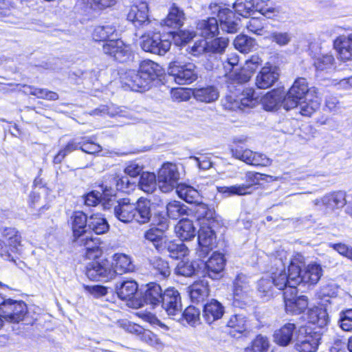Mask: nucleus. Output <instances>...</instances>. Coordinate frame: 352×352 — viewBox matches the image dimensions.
<instances>
[{"instance_id":"52","label":"nucleus","mask_w":352,"mask_h":352,"mask_svg":"<svg viewBox=\"0 0 352 352\" xmlns=\"http://www.w3.org/2000/svg\"><path fill=\"white\" fill-rule=\"evenodd\" d=\"M79 138L71 140L67 142L65 146L59 151L58 154L54 158L55 164H60L64 158L72 152L80 148Z\"/></svg>"},{"instance_id":"38","label":"nucleus","mask_w":352,"mask_h":352,"mask_svg":"<svg viewBox=\"0 0 352 352\" xmlns=\"http://www.w3.org/2000/svg\"><path fill=\"white\" fill-rule=\"evenodd\" d=\"M118 297L122 300H131L138 291V284L133 280H126L116 285Z\"/></svg>"},{"instance_id":"24","label":"nucleus","mask_w":352,"mask_h":352,"mask_svg":"<svg viewBox=\"0 0 352 352\" xmlns=\"http://www.w3.org/2000/svg\"><path fill=\"white\" fill-rule=\"evenodd\" d=\"M304 329L300 328L296 336L295 349L298 352H315L317 350L318 342L311 335H305L302 332Z\"/></svg>"},{"instance_id":"14","label":"nucleus","mask_w":352,"mask_h":352,"mask_svg":"<svg viewBox=\"0 0 352 352\" xmlns=\"http://www.w3.org/2000/svg\"><path fill=\"white\" fill-rule=\"evenodd\" d=\"M163 309L173 319H177L182 311L181 296L177 290L174 288H168L163 294L161 301Z\"/></svg>"},{"instance_id":"29","label":"nucleus","mask_w":352,"mask_h":352,"mask_svg":"<svg viewBox=\"0 0 352 352\" xmlns=\"http://www.w3.org/2000/svg\"><path fill=\"white\" fill-rule=\"evenodd\" d=\"M285 96V93L281 89H274L268 92L261 100L264 109L267 111H272L280 104L283 105Z\"/></svg>"},{"instance_id":"19","label":"nucleus","mask_w":352,"mask_h":352,"mask_svg":"<svg viewBox=\"0 0 352 352\" xmlns=\"http://www.w3.org/2000/svg\"><path fill=\"white\" fill-rule=\"evenodd\" d=\"M157 228H153L148 230L144 233V237L146 239L151 241L155 247L159 250L165 243V238L164 232L166 230L168 227V222L167 219H164L158 224Z\"/></svg>"},{"instance_id":"58","label":"nucleus","mask_w":352,"mask_h":352,"mask_svg":"<svg viewBox=\"0 0 352 352\" xmlns=\"http://www.w3.org/2000/svg\"><path fill=\"white\" fill-rule=\"evenodd\" d=\"M292 34L287 32L274 31L270 33L269 38L272 42L283 47L288 45L292 41Z\"/></svg>"},{"instance_id":"61","label":"nucleus","mask_w":352,"mask_h":352,"mask_svg":"<svg viewBox=\"0 0 352 352\" xmlns=\"http://www.w3.org/2000/svg\"><path fill=\"white\" fill-rule=\"evenodd\" d=\"M340 326L346 331H352V309L340 313Z\"/></svg>"},{"instance_id":"8","label":"nucleus","mask_w":352,"mask_h":352,"mask_svg":"<svg viewBox=\"0 0 352 352\" xmlns=\"http://www.w3.org/2000/svg\"><path fill=\"white\" fill-rule=\"evenodd\" d=\"M127 19L137 28H154L157 23L155 20L148 19V6L145 1H139L131 6Z\"/></svg>"},{"instance_id":"63","label":"nucleus","mask_w":352,"mask_h":352,"mask_svg":"<svg viewBox=\"0 0 352 352\" xmlns=\"http://www.w3.org/2000/svg\"><path fill=\"white\" fill-rule=\"evenodd\" d=\"M85 290L94 298H98L104 296L107 294V287L102 285H84Z\"/></svg>"},{"instance_id":"57","label":"nucleus","mask_w":352,"mask_h":352,"mask_svg":"<svg viewBox=\"0 0 352 352\" xmlns=\"http://www.w3.org/2000/svg\"><path fill=\"white\" fill-rule=\"evenodd\" d=\"M265 20L258 17H252L249 19L246 23V28L249 32L258 35L265 34L264 30V21Z\"/></svg>"},{"instance_id":"16","label":"nucleus","mask_w":352,"mask_h":352,"mask_svg":"<svg viewBox=\"0 0 352 352\" xmlns=\"http://www.w3.org/2000/svg\"><path fill=\"white\" fill-rule=\"evenodd\" d=\"M215 234L210 227L201 226L198 232L199 250L197 254L199 258H206L215 243Z\"/></svg>"},{"instance_id":"47","label":"nucleus","mask_w":352,"mask_h":352,"mask_svg":"<svg viewBox=\"0 0 352 352\" xmlns=\"http://www.w3.org/2000/svg\"><path fill=\"white\" fill-rule=\"evenodd\" d=\"M2 236L5 238L10 248L17 249L21 245V236L18 230L14 228H4L1 230Z\"/></svg>"},{"instance_id":"18","label":"nucleus","mask_w":352,"mask_h":352,"mask_svg":"<svg viewBox=\"0 0 352 352\" xmlns=\"http://www.w3.org/2000/svg\"><path fill=\"white\" fill-rule=\"evenodd\" d=\"M298 333L295 324L287 322L274 331L273 340L276 344L287 346L293 340L294 335L297 336Z\"/></svg>"},{"instance_id":"2","label":"nucleus","mask_w":352,"mask_h":352,"mask_svg":"<svg viewBox=\"0 0 352 352\" xmlns=\"http://www.w3.org/2000/svg\"><path fill=\"white\" fill-rule=\"evenodd\" d=\"M114 212L116 217L124 223L135 220L140 223H145L151 217V204L149 201L142 199H140L136 204L123 199L115 206Z\"/></svg>"},{"instance_id":"10","label":"nucleus","mask_w":352,"mask_h":352,"mask_svg":"<svg viewBox=\"0 0 352 352\" xmlns=\"http://www.w3.org/2000/svg\"><path fill=\"white\" fill-rule=\"evenodd\" d=\"M230 152L234 158L252 166H268L271 165L272 162L264 154L253 152L243 147L231 148Z\"/></svg>"},{"instance_id":"53","label":"nucleus","mask_w":352,"mask_h":352,"mask_svg":"<svg viewBox=\"0 0 352 352\" xmlns=\"http://www.w3.org/2000/svg\"><path fill=\"white\" fill-rule=\"evenodd\" d=\"M270 346L267 337L258 335L252 342L250 346L245 349V352H267Z\"/></svg>"},{"instance_id":"32","label":"nucleus","mask_w":352,"mask_h":352,"mask_svg":"<svg viewBox=\"0 0 352 352\" xmlns=\"http://www.w3.org/2000/svg\"><path fill=\"white\" fill-rule=\"evenodd\" d=\"M188 292L192 302H203L209 295L208 283L204 280L196 282L189 287Z\"/></svg>"},{"instance_id":"30","label":"nucleus","mask_w":352,"mask_h":352,"mask_svg":"<svg viewBox=\"0 0 352 352\" xmlns=\"http://www.w3.org/2000/svg\"><path fill=\"white\" fill-rule=\"evenodd\" d=\"M192 95L197 101L206 103L214 102L219 97V91L214 86L195 88L192 91Z\"/></svg>"},{"instance_id":"5","label":"nucleus","mask_w":352,"mask_h":352,"mask_svg":"<svg viewBox=\"0 0 352 352\" xmlns=\"http://www.w3.org/2000/svg\"><path fill=\"white\" fill-rule=\"evenodd\" d=\"M135 270V265H89L86 270L87 276L92 280L108 281L116 274L131 272Z\"/></svg>"},{"instance_id":"64","label":"nucleus","mask_w":352,"mask_h":352,"mask_svg":"<svg viewBox=\"0 0 352 352\" xmlns=\"http://www.w3.org/2000/svg\"><path fill=\"white\" fill-rule=\"evenodd\" d=\"M204 272L212 279H219L223 276V265H204Z\"/></svg>"},{"instance_id":"39","label":"nucleus","mask_w":352,"mask_h":352,"mask_svg":"<svg viewBox=\"0 0 352 352\" xmlns=\"http://www.w3.org/2000/svg\"><path fill=\"white\" fill-rule=\"evenodd\" d=\"M334 45L343 58L349 59L352 55V32L338 37L334 41Z\"/></svg>"},{"instance_id":"12","label":"nucleus","mask_w":352,"mask_h":352,"mask_svg":"<svg viewBox=\"0 0 352 352\" xmlns=\"http://www.w3.org/2000/svg\"><path fill=\"white\" fill-rule=\"evenodd\" d=\"M169 74L179 85L189 84L197 78L196 66L191 63L183 65H177L176 63H171Z\"/></svg>"},{"instance_id":"13","label":"nucleus","mask_w":352,"mask_h":352,"mask_svg":"<svg viewBox=\"0 0 352 352\" xmlns=\"http://www.w3.org/2000/svg\"><path fill=\"white\" fill-rule=\"evenodd\" d=\"M228 45V39L226 38H217L210 41L201 40L196 42L192 47L191 53L194 56L201 54H222Z\"/></svg>"},{"instance_id":"3","label":"nucleus","mask_w":352,"mask_h":352,"mask_svg":"<svg viewBox=\"0 0 352 352\" xmlns=\"http://www.w3.org/2000/svg\"><path fill=\"white\" fill-rule=\"evenodd\" d=\"M317 91L316 87H309L305 78H298L285 94L283 100V107L287 111L294 109L298 106L302 100H307L308 97L317 95Z\"/></svg>"},{"instance_id":"15","label":"nucleus","mask_w":352,"mask_h":352,"mask_svg":"<svg viewBox=\"0 0 352 352\" xmlns=\"http://www.w3.org/2000/svg\"><path fill=\"white\" fill-rule=\"evenodd\" d=\"M103 52L119 62H125L131 56V48L120 39H111L103 45Z\"/></svg>"},{"instance_id":"62","label":"nucleus","mask_w":352,"mask_h":352,"mask_svg":"<svg viewBox=\"0 0 352 352\" xmlns=\"http://www.w3.org/2000/svg\"><path fill=\"white\" fill-rule=\"evenodd\" d=\"M117 0H87V4L96 10L110 8L116 3Z\"/></svg>"},{"instance_id":"17","label":"nucleus","mask_w":352,"mask_h":352,"mask_svg":"<svg viewBox=\"0 0 352 352\" xmlns=\"http://www.w3.org/2000/svg\"><path fill=\"white\" fill-rule=\"evenodd\" d=\"M278 77V69L276 66H265L256 76V85L259 89H267L277 81Z\"/></svg>"},{"instance_id":"11","label":"nucleus","mask_w":352,"mask_h":352,"mask_svg":"<svg viewBox=\"0 0 352 352\" xmlns=\"http://www.w3.org/2000/svg\"><path fill=\"white\" fill-rule=\"evenodd\" d=\"M250 291L248 278L243 274L237 275L234 282L233 305L243 308L249 301Z\"/></svg>"},{"instance_id":"35","label":"nucleus","mask_w":352,"mask_h":352,"mask_svg":"<svg viewBox=\"0 0 352 352\" xmlns=\"http://www.w3.org/2000/svg\"><path fill=\"white\" fill-rule=\"evenodd\" d=\"M175 232L182 241L190 240L196 235V230L192 221L188 219H181L175 226Z\"/></svg>"},{"instance_id":"34","label":"nucleus","mask_w":352,"mask_h":352,"mask_svg":"<svg viewBox=\"0 0 352 352\" xmlns=\"http://www.w3.org/2000/svg\"><path fill=\"white\" fill-rule=\"evenodd\" d=\"M163 297L161 287L155 283H150L146 285L143 298L146 304L153 306L160 305Z\"/></svg>"},{"instance_id":"22","label":"nucleus","mask_w":352,"mask_h":352,"mask_svg":"<svg viewBox=\"0 0 352 352\" xmlns=\"http://www.w3.org/2000/svg\"><path fill=\"white\" fill-rule=\"evenodd\" d=\"M224 314V307L215 299L207 302L203 309V318L208 324L222 318Z\"/></svg>"},{"instance_id":"7","label":"nucleus","mask_w":352,"mask_h":352,"mask_svg":"<svg viewBox=\"0 0 352 352\" xmlns=\"http://www.w3.org/2000/svg\"><path fill=\"white\" fill-rule=\"evenodd\" d=\"M261 176L258 173L248 172L245 177V184L219 187L218 191L226 197L249 195L252 192V187L259 184Z\"/></svg>"},{"instance_id":"23","label":"nucleus","mask_w":352,"mask_h":352,"mask_svg":"<svg viewBox=\"0 0 352 352\" xmlns=\"http://www.w3.org/2000/svg\"><path fill=\"white\" fill-rule=\"evenodd\" d=\"M71 220L74 239H77L85 235L89 220L87 215L81 211H76L73 213Z\"/></svg>"},{"instance_id":"46","label":"nucleus","mask_w":352,"mask_h":352,"mask_svg":"<svg viewBox=\"0 0 352 352\" xmlns=\"http://www.w3.org/2000/svg\"><path fill=\"white\" fill-rule=\"evenodd\" d=\"M220 27L223 30L228 33H235L239 29V24L234 19L233 12L229 9V12L225 14L224 17L219 19Z\"/></svg>"},{"instance_id":"1","label":"nucleus","mask_w":352,"mask_h":352,"mask_svg":"<svg viewBox=\"0 0 352 352\" xmlns=\"http://www.w3.org/2000/svg\"><path fill=\"white\" fill-rule=\"evenodd\" d=\"M322 275L321 265H280L272 273V282L277 289L286 291L300 283L315 285Z\"/></svg>"},{"instance_id":"45","label":"nucleus","mask_w":352,"mask_h":352,"mask_svg":"<svg viewBox=\"0 0 352 352\" xmlns=\"http://www.w3.org/2000/svg\"><path fill=\"white\" fill-rule=\"evenodd\" d=\"M227 326L233 329L236 332L242 333L248 329L247 318L240 314L232 315L228 320Z\"/></svg>"},{"instance_id":"41","label":"nucleus","mask_w":352,"mask_h":352,"mask_svg":"<svg viewBox=\"0 0 352 352\" xmlns=\"http://www.w3.org/2000/svg\"><path fill=\"white\" fill-rule=\"evenodd\" d=\"M88 228L97 234L105 233L109 229L107 220L100 214H94L89 217Z\"/></svg>"},{"instance_id":"9","label":"nucleus","mask_w":352,"mask_h":352,"mask_svg":"<svg viewBox=\"0 0 352 352\" xmlns=\"http://www.w3.org/2000/svg\"><path fill=\"white\" fill-rule=\"evenodd\" d=\"M284 302L286 312L292 315L304 312L308 307L307 297L297 296L296 287L289 288L284 292Z\"/></svg>"},{"instance_id":"33","label":"nucleus","mask_w":352,"mask_h":352,"mask_svg":"<svg viewBox=\"0 0 352 352\" xmlns=\"http://www.w3.org/2000/svg\"><path fill=\"white\" fill-rule=\"evenodd\" d=\"M307 319L310 323L320 328L325 327L329 320L327 309L320 307L309 309L307 313Z\"/></svg>"},{"instance_id":"27","label":"nucleus","mask_w":352,"mask_h":352,"mask_svg":"<svg viewBox=\"0 0 352 352\" xmlns=\"http://www.w3.org/2000/svg\"><path fill=\"white\" fill-rule=\"evenodd\" d=\"M322 204L330 210L341 208L347 204L346 192L338 190L329 193L322 198Z\"/></svg>"},{"instance_id":"56","label":"nucleus","mask_w":352,"mask_h":352,"mask_svg":"<svg viewBox=\"0 0 352 352\" xmlns=\"http://www.w3.org/2000/svg\"><path fill=\"white\" fill-rule=\"evenodd\" d=\"M272 280L262 278L257 283L258 292L262 298L270 299L274 294Z\"/></svg>"},{"instance_id":"49","label":"nucleus","mask_w":352,"mask_h":352,"mask_svg":"<svg viewBox=\"0 0 352 352\" xmlns=\"http://www.w3.org/2000/svg\"><path fill=\"white\" fill-rule=\"evenodd\" d=\"M309 102H300V113L305 116H311L317 109H319L320 104V100L318 95L311 97L310 99H307Z\"/></svg>"},{"instance_id":"31","label":"nucleus","mask_w":352,"mask_h":352,"mask_svg":"<svg viewBox=\"0 0 352 352\" xmlns=\"http://www.w3.org/2000/svg\"><path fill=\"white\" fill-rule=\"evenodd\" d=\"M92 116H100L109 115L111 117H125L129 118L130 116V112L127 111L125 107H117L114 104H111L109 107L102 105L99 107L92 110L90 113Z\"/></svg>"},{"instance_id":"51","label":"nucleus","mask_w":352,"mask_h":352,"mask_svg":"<svg viewBox=\"0 0 352 352\" xmlns=\"http://www.w3.org/2000/svg\"><path fill=\"white\" fill-rule=\"evenodd\" d=\"M234 45L241 52L248 53L254 48L255 41L247 35L240 34L234 39Z\"/></svg>"},{"instance_id":"54","label":"nucleus","mask_w":352,"mask_h":352,"mask_svg":"<svg viewBox=\"0 0 352 352\" xmlns=\"http://www.w3.org/2000/svg\"><path fill=\"white\" fill-rule=\"evenodd\" d=\"M80 149L88 154H96L102 151V147L92 141L91 138H79Z\"/></svg>"},{"instance_id":"42","label":"nucleus","mask_w":352,"mask_h":352,"mask_svg":"<svg viewBox=\"0 0 352 352\" xmlns=\"http://www.w3.org/2000/svg\"><path fill=\"white\" fill-rule=\"evenodd\" d=\"M116 32V28L111 24H105L96 27L92 32V37L95 41H105L110 38Z\"/></svg>"},{"instance_id":"44","label":"nucleus","mask_w":352,"mask_h":352,"mask_svg":"<svg viewBox=\"0 0 352 352\" xmlns=\"http://www.w3.org/2000/svg\"><path fill=\"white\" fill-rule=\"evenodd\" d=\"M200 311L194 306L188 307L180 316H177V320H185L188 324L195 326L199 323Z\"/></svg>"},{"instance_id":"21","label":"nucleus","mask_w":352,"mask_h":352,"mask_svg":"<svg viewBox=\"0 0 352 352\" xmlns=\"http://www.w3.org/2000/svg\"><path fill=\"white\" fill-rule=\"evenodd\" d=\"M121 79L122 84L132 91H138L140 89L148 88L139 70L137 72L134 69H129L122 74Z\"/></svg>"},{"instance_id":"43","label":"nucleus","mask_w":352,"mask_h":352,"mask_svg":"<svg viewBox=\"0 0 352 352\" xmlns=\"http://www.w3.org/2000/svg\"><path fill=\"white\" fill-rule=\"evenodd\" d=\"M184 20V12L177 7H173L166 18L163 21V24L170 28H176L182 26Z\"/></svg>"},{"instance_id":"20","label":"nucleus","mask_w":352,"mask_h":352,"mask_svg":"<svg viewBox=\"0 0 352 352\" xmlns=\"http://www.w3.org/2000/svg\"><path fill=\"white\" fill-rule=\"evenodd\" d=\"M139 72L148 87L152 81L162 74V67L151 60H145L140 63Z\"/></svg>"},{"instance_id":"59","label":"nucleus","mask_w":352,"mask_h":352,"mask_svg":"<svg viewBox=\"0 0 352 352\" xmlns=\"http://www.w3.org/2000/svg\"><path fill=\"white\" fill-rule=\"evenodd\" d=\"M169 248L172 249V252H170V256L172 258L181 260L183 264H187L188 263V260H184L185 257L188 254V249L184 244L173 245L172 247Z\"/></svg>"},{"instance_id":"6","label":"nucleus","mask_w":352,"mask_h":352,"mask_svg":"<svg viewBox=\"0 0 352 352\" xmlns=\"http://www.w3.org/2000/svg\"><path fill=\"white\" fill-rule=\"evenodd\" d=\"M179 173L176 164L164 163L157 173V185L163 192L172 191L178 184Z\"/></svg>"},{"instance_id":"48","label":"nucleus","mask_w":352,"mask_h":352,"mask_svg":"<svg viewBox=\"0 0 352 352\" xmlns=\"http://www.w3.org/2000/svg\"><path fill=\"white\" fill-rule=\"evenodd\" d=\"M239 108L254 107L258 102V97L255 96L254 90L252 88H247L243 91L239 97Z\"/></svg>"},{"instance_id":"55","label":"nucleus","mask_w":352,"mask_h":352,"mask_svg":"<svg viewBox=\"0 0 352 352\" xmlns=\"http://www.w3.org/2000/svg\"><path fill=\"white\" fill-rule=\"evenodd\" d=\"M233 9L239 15L247 17L254 11V2L252 0H236L233 4Z\"/></svg>"},{"instance_id":"36","label":"nucleus","mask_w":352,"mask_h":352,"mask_svg":"<svg viewBox=\"0 0 352 352\" xmlns=\"http://www.w3.org/2000/svg\"><path fill=\"white\" fill-rule=\"evenodd\" d=\"M335 59L330 54H320L314 58V65L317 73L332 71L334 68Z\"/></svg>"},{"instance_id":"28","label":"nucleus","mask_w":352,"mask_h":352,"mask_svg":"<svg viewBox=\"0 0 352 352\" xmlns=\"http://www.w3.org/2000/svg\"><path fill=\"white\" fill-rule=\"evenodd\" d=\"M74 241L78 245L86 248V256L89 259L98 258L101 254L97 239H94L85 234L77 239H74Z\"/></svg>"},{"instance_id":"60","label":"nucleus","mask_w":352,"mask_h":352,"mask_svg":"<svg viewBox=\"0 0 352 352\" xmlns=\"http://www.w3.org/2000/svg\"><path fill=\"white\" fill-rule=\"evenodd\" d=\"M337 294V288L333 284H327L320 287V290L317 293L318 298L322 300L324 299L325 302L330 303V298L334 297Z\"/></svg>"},{"instance_id":"25","label":"nucleus","mask_w":352,"mask_h":352,"mask_svg":"<svg viewBox=\"0 0 352 352\" xmlns=\"http://www.w3.org/2000/svg\"><path fill=\"white\" fill-rule=\"evenodd\" d=\"M100 188L102 193L99 191H92L85 197L84 201L85 205L95 206L100 200H109V197L115 196V190L112 186H108L107 184H103Z\"/></svg>"},{"instance_id":"50","label":"nucleus","mask_w":352,"mask_h":352,"mask_svg":"<svg viewBox=\"0 0 352 352\" xmlns=\"http://www.w3.org/2000/svg\"><path fill=\"white\" fill-rule=\"evenodd\" d=\"M168 217L173 219H177L188 213L187 207L179 201H173L166 206Z\"/></svg>"},{"instance_id":"40","label":"nucleus","mask_w":352,"mask_h":352,"mask_svg":"<svg viewBox=\"0 0 352 352\" xmlns=\"http://www.w3.org/2000/svg\"><path fill=\"white\" fill-rule=\"evenodd\" d=\"M157 185V178L153 173H142L139 182L138 187L140 190L148 194L153 192Z\"/></svg>"},{"instance_id":"4","label":"nucleus","mask_w":352,"mask_h":352,"mask_svg":"<svg viewBox=\"0 0 352 352\" xmlns=\"http://www.w3.org/2000/svg\"><path fill=\"white\" fill-rule=\"evenodd\" d=\"M148 32L141 37L140 46L147 52L158 55H164L170 48L171 41L166 36H162L159 32Z\"/></svg>"},{"instance_id":"37","label":"nucleus","mask_w":352,"mask_h":352,"mask_svg":"<svg viewBox=\"0 0 352 352\" xmlns=\"http://www.w3.org/2000/svg\"><path fill=\"white\" fill-rule=\"evenodd\" d=\"M177 192L179 197L190 204H199L201 202L199 192L194 188L186 185H178Z\"/></svg>"},{"instance_id":"26","label":"nucleus","mask_w":352,"mask_h":352,"mask_svg":"<svg viewBox=\"0 0 352 352\" xmlns=\"http://www.w3.org/2000/svg\"><path fill=\"white\" fill-rule=\"evenodd\" d=\"M219 32V24L214 16L199 21L196 34L205 38L214 37Z\"/></svg>"}]
</instances>
